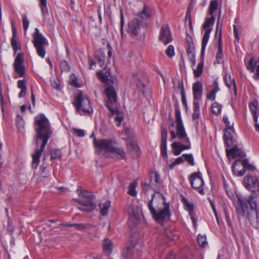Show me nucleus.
<instances>
[{"instance_id":"1","label":"nucleus","mask_w":259,"mask_h":259,"mask_svg":"<svg viewBox=\"0 0 259 259\" xmlns=\"http://www.w3.org/2000/svg\"><path fill=\"white\" fill-rule=\"evenodd\" d=\"M33 128L36 134L34 137V140L37 147L38 146L39 140L42 141L40 148H36L34 153L32 155V166L36 169L40 162L42 153L49 140L52 136L53 130L49 119L44 113H39L35 116Z\"/></svg>"},{"instance_id":"2","label":"nucleus","mask_w":259,"mask_h":259,"mask_svg":"<svg viewBox=\"0 0 259 259\" xmlns=\"http://www.w3.org/2000/svg\"><path fill=\"white\" fill-rule=\"evenodd\" d=\"M151 197L147 204L148 209L156 222L163 223L166 218L171 216L169 204L166 203L165 197L160 193H158L157 196L152 194Z\"/></svg>"},{"instance_id":"3","label":"nucleus","mask_w":259,"mask_h":259,"mask_svg":"<svg viewBox=\"0 0 259 259\" xmlns=\"http://www.w3.org/2000/svg\"><path fill=\"white\" fill-rule=\"evenodd\" d=\"M98 77L108 86L105 89L104 92L107 98L106 101V106L111 112V115L115 113L118 114V110L113 108V105L117 102V95L116 91L113 84L117 83V79L110 74L109 70L106 71L105 73L102 71L97 72Z\"/></svg>"},{"instance_id":"4","label":"nucleus","mask_w":259,"mask_h":259,"mask_svg":"<svg viewBox=\"0 0 259 259\" xmlns=\"http://www.w3.org/2000/svg\"><path fill=\"white\" fill-rule=\"evenodd\" d=\"M237 209L239 213L246 217L253 227L259 229V212L257 209H248L246 201L241 197H238Z\"/></svg>"},{"instance_id":"5","label":"nucleus","mask_w":259,"mask_h":259,"mask_svg":"<svg viewBox=\"0 0 259 259\" xmlns=\"http://www.w3.org/2000/svg\"><path fill=\"white\" fill-rule=\"evenodd\" d=\"M129 241L131 246L126 247L122 251V259H133L134 254L136 251L143 249L144 244L142 236L139 232H135L131 234Z\"/></svg>"},{"instance_id":"6","label":"nucleus","mask_w":259,"mask_h":259,"mask_svg":"<svg viewBox=\"0 0 259 259\" xmlns=\"http://www.w3.org/2000/svg\"><path fill=\"white\" fill-rule=\"evenodd\" d=\"M76 112L80 115L90 114L93 112L90 98L86 95L79 94L74 99L72 103Z\"/></svg>"},{"instance_id":"7","label":"nucleus","mask_w":259,"mask_h":259,"mask_svg":"<svg viewBox=\"0 0 259 259\" xmlns=\"http://www.w3.org/2000/svg\"><path fill=\"white\" fill-rule=\"evenodd\" d=\"M232 168L234 174L239 177L245 174L246 169L253 171L255 169L254 166L248 163L247 159H236L233 163Z\"/></svg>"},{"instance_id":"8","label":"nucleus","mask_w":259,"mask_h":259,"mask_svg":"<svg viewBox=\"0 0 259 259\" xmlns=\"http://www.w3.org/2000/svg\"><path fill=\"white\" fill-rule=\"evenodd\" d=\"M189 181L191 186L193 189L197 190L200 194H204L203 188L204 182L200 171L192 173L190 176Z\"/></svg>"},{"instance_id":"9","label":"nucleus","mask_w":259,"mask_h":259,"mask_svg":"<svg viewBox=\"0 0 259 259\" xmlns=\"http://www.w3.org/2000/svg\"><path fill=\"white\" fill-rule=\"evenodd\" d=\"M116 143L111 139H95L93 140V145L96 150L100 151L103 150L106 152L110 153L114 145Z\"/></svg>"},{"instance_id":"10","label":"nucleus","mask_w":259,"mask_h":259,"mask_svg":"<svg viewBox=\"0 0 259 259\" xmlns=\"http://www.w3.org/2000/svg\"><path fill=\"white\" fill-rule=\"evenodd\" d=\"M95 199V196L92 195V196L84 200H78V203L82 205L79 209L85 212H90L94 210L96 207V204L94 201Z\"/></svg>"},{"instance_id":"11","label":"nucleus","mask_w":259,"mask_h":259,"mask_svg":"<svg viewBox=\"0 0 259 259\" xmlns=\"http://www.w3.org/2000/svg\"><path fill=\"white\" fill-rule=\"evenodd\" d=\"M23 63V54L21 53H19L14 60L13 66L16 72L21 77L25 75V66Z\"/></svg>"},{"instance_id":"12","label":"nucleus","mask_w":259,"mask_h":259,"mask_svg":"<svg viewBox=\"0 0 259 259\" xmlns=\"http://www.w3.org/2000/svg\"><path fill=\"white\" fill-rule=\"evenodd\" d=\"M149 179L151 189L158 195V193H159L158 191L161 185L159 174L155 170L151 171L149 174Z\"/></svg>"},{"instance_id":"13","label":"nucleus","mask_w":259,"mask_h":259,"mask_svg":"<svg viewBox=\"0 0 259 259\" xmlns=\"http://www.w3.org/2000/svg\"><path fill=\"white\" fill-rule=\"evenodd\" d=\"M192 91L193 95V103L201 100L203 94V85L202 83L197 81L193 84Z\"/></svg>"},{"instance_id":"14","label":"nucleus","mask_w":259,"mask_h":259,"mask_svg":"<svg viewBox=\"0 0 259 259\" xmlns=\"http://www.w3.org/2000/svg\"><path fill=\"white\" fill-rule=\"evenodd\" d=\"M133 79L140 90H144L148 82V77L142 73L134 74Z\"/></svg>"},{"instance_id":"15","label":"nucleus","mask_w":259,"mask_h":259,"mask_svg":"<svg viewBox=\"0 0 259 259\" xmlns=\"http://www.w3.org/2000/svg\"><path fill=\"white\" fill-rule=\"evenodd\" d=\"M226 152L227 156L231 155L233 158L239 157L238 159L244 160L246 156L245 152L237 146L232 149H227Z\"/></svg>"},{"instance_id":"16","label":"nucleus","mask_w":259,"mask_h":259,"mask_svg":"<svg viewBox=\"0 0 259 259\" xmlns=\"http://www.w3.org/2000/svg\"><path fill=\"white\" fill-rule=\"evenodd\" d=\"M167 132L166 129H162L161 133L160 150L163 158L167 157Z\"/></svg>"},{"instance_id":"17","label":"nucleus","mask_w":259,"mask_h":259,"mask_svg":"<svg viewBox=\"0 0 259 259\" xmlns=\"http://www.w3.org/2000/svg\"><path fill=\"white\" fill-rule=\"evenodd\" d=\"M247 68L250 69L251 72L255 71L253 78L255 80L259 79V58L255 62L253 61V58H251L248 63Z\"/></svg>"},{"instance_id":"18","label":"nucleus","mask_w":259,"mask_h":259,"mask_svg":"<svg viewBox=\"0 0 259 259\" xmlns=\"http://www.w3.org/2000/svg\"><path fill=\"white\" fill-rule=\"evenodd\" d=\"M212 87H213L211 91H210V92L206 95V99L208 100L213 101L215 99L216 94L217 92H218L220 90L219 85L218 78H215L213 80Z\"/></svg>"},{"instance_id":"19","label":"nucleus","mask_w":259,"mask_h":259,"mask_svg":"<svg viewBox=\"0 0 259 259\" xmlns=\"http://www.w3.org/2000/svg\"><path fill=\"white\" fill-rule=\"evenodd\" d=\"M33 42L34 47H45L49 45L47 39L41 33H34Z\"/></svg>"},{"instance_id":"20","label":"nucleus","mask_w":259,"mask_h":259,"mask_svg":"<svg viewBox=\"0 0 259 259\" xmlns=\"http://www.w3.org/2000/svg\"><path fill=\"white\" fill-rule=\"evenodd\" d=\"M171 146L172 148L173 153L176 156L180 155L183 150L191 148L190 142L186 145L174 142L171 144Z\"/></svg>"},{"instance_id":"21","label":"nucleus","mask_w":259,"mask_h":259,"mask_svg":"<svg viewBox=\"0 0 259 259\" xmlns=\"http://www.w3.org/2000/svg\"><path fill=\"white\" fill-rule=\"evenodd\" d=\"M177 135L179 139H185L186 143L190 142L189 138L187 137L184 124L176 125Z\"/></svg>"},{"instance_id":"22","label":"nucleus","mask_w":259,"mask_h":259,"mask_svg":"<svg viewBox=\"0 0 259 259\" xmlns=\"http://www.w3.org/2000/svg\"><path fill=\"white\" fill-rule=\"evenodd\" d=\"M224 80L226 86L231 89V87L233 86V91L234 95H237V87L234 78H232L230 74L226 73L225 75Z\"/></svg>"},{"instance_id":"23","label":"nucleus","mask_w":259,"mask_h":259,"mask_svg":"<svg viewBox=\"0 0 259 259\" xmlns=\"http://www.w3.org/2000/svg\"><path fill=\"white\" fill-rule=\"evenodd\" d=\"M103 249L105 254L109 255L113 250V243L110 239H105L102 243Z\"/></svg>"},{"instance_id":"24","label":"nucleus","mask_w":259,"mask_h":259,"mask_svg":"<svg viewBox=\"0 0 259 259\" xmlns=\"http://www.w3.org/2000/svg\"><path fill=\"white\" fill-rule=\"evenodd\" d=\"M215 21L214 16H211L210 18H206L203 24V29L205 30V32H211L212 31V27Z\"/></svg>"},{"instance_id":"25","label":"nucleus","mask_w":259,"mask_h":259,"mask_svg":"<svg viewBox=\"0 0 259 259\" xmlns=\"http://www.w3.org/2000/svg\"><path fill=\"white\" fill-rule=\"evenodd\" d=\"M249 108L252 114L253 120L256 122L259 116V108L257 103L256 102H251L249 104Z\"/></svg>"},{"instance_id":"26","label":"nucleus","mask_w":259,"mask_h":259,"mask_svg":"<svg viewBox=\"0 0 259 259\" xmlns=\"http://www.w3.org/2000/svg\"><path fill=\"white\" fill-rule=\"evenodd\" d=\"M185 42L187 46V54L190 53H194L195 46L193 42V38L188 33H187L186 36Z\"/></svg>"},{"instance_id":"27","label":"nucleus","mask_w":259,"mask_h":259,"mask_svg":"<svg viewBox=\"0 0 259 259\" xmlns=\"http://www.w3.org/2000/svg\"><path fill=\"white\" fill-rule=\"evenodd\" d=\"M95 57L96 61L101 67L105 65V55L104 53L101 50H97L95 52Z\"/></svg>"},{"instance_id":"28","label":"nucleus","mask_w":259,"mask_h":259,"mask_svg":"<svg viewBox=\"0 0 259 259\" xmlns=\"http://www.w3.org/2000/svg\"><path fill=\"white\" fill-rule=\"evenodd\" d=\"M224 131L223 138L225 143L227 147H230L233 145L232 136L231 135V133L233 132L227 128H225Z\"/></svg>"},{"instance_id":"29","label":"nucleus","mask_w":259,"mask_h":259,"mask_svg":"<svg viewBox=\"0 0 259 259\" xmlns=\"http://www.w3.org/2000/svg\"><path fill=\"white\" fill-rule=\"evenodd\" d=\"M46 158L44 156L42 161V164L40 167V181L41 180V178H47L51 175L50 171L47 168V164H45V160Z\"/></svg>"},{"instance_id":"30","label":"nucleus","mask_w":259,"mask_h":259,"mask_svg":"<svg viewBox=\"0 0 259 259\" xmlns=\"http://www.w3.org/2000/svg\"><path fill=\"white\" fill-rule=\"evenodd\" d=\"M110 153L116 154L119 159H124L126 157L124 150L122 148L115 146V145H114Z\"/></svg>"},{"instance_id":"31","label":"nucleus","mask_w":259,"mask_h":259,"mask_svg":"<svg viewBox=\"0 0 259 259\" xmlns=\"http://www.w3.org/2000/svg\"><path fill=\"white\" fill-rule=\"evenodd\" d=\"M257 195L256 193H252L250 195L247 201L248 203L250 205V208H248V209H257Z\"/></svg>"},{"instance_id":"32","label":"nucleus","mask_w":259,"mask_h":259,"mask_svg":"<svg viewBox=\"0 0 259 259\" xmlns=\"http://www.w3.org/2000/svg\"><path fill=\"white\" fill-rule=\"evenodd\" d=\"M204 56L202 57H201L200 62L198 64L197 68L195 69H193V74L195 77H200L203 71V67H204Z\"/></svg>"},{"instance_id":"33","label":"nucleus","mask_w":259,"mask_h":259,"mask_svg":"<svg viewBox=\"0 0 259 259\" xmlns=\"http://www.w3.org/2000/svg\"><path fill=\"white\" fill-rule=\"evenodd\" d=\"M19 37L17 33H13V36L11 39V44L15 53L21 49V46L18 42Z\"/></svg>"},{"instance_id":"34","label":"nucleus","mask_w":259,"mask_h":259,"mask_svg":"<svg viewBox=\"0 0 259 259\" xmlns=\"http://www.w3.org/2000/svg\"><path fill=\"white\" fill-rule=\"evenodd\" d=\"M17 87L21 90L20 92L18 94V97L19 98H24L26 95L27 89L25 80L24 79L19 80L17 82Z\"/></svg>"},{"instance_id":"35","label":"nucleus","mask_w":259,"mask_h":259,"mask_svg":"<svg viewBox=\"0 0 259 259\" xmlns=\"http://www.w3.org/2000/svg\"><path fill=\"white\" fill-rule=\"evenodd\" d=\"M128 28L132 31L131 32H136L138 31L141 27L139 20L138 19H134L128 23Z\"/></svg>"},{"instance_id":"36","label":"nucleus","mask_w":259,"mask_h":259,"mask_svg":"<svg viewBox=\"0 0 259 259\" xmlns=\"http://www.w3.org/2000/svg\"><path fill=\"white\" fill-rule=\"evenodd\" d=\"M218 33H215V36L217 37ZM219 43H218V51L216 54V60L219 63L220 60L222 58L223 52H222V33H219Z\"/></svg>"},{"instance_id":"37","label":"nucleus","mask_w":259,"mask_h":259,"mask_svg":"<svg viewBox=\"0 0 259 259\" xmlns=\"http://www.w3.org/2000/svg\"><path fill=\"white\" fill-rule=\"evenodd\" d=\"M210 33H204L201 43V57H202L204 56L205 51L207 44L208 42L209 38Z\"/></svg>"},{"instance_id":"38","label":"nucleus","mask_w":259,"mask_h":259,"mask_svg":"<svg viewBox=\"0 0 259 259\" xmlns=\"http://www.w3.org/2000/svg\"><path fill=\"white\" fill-rule=\"evenodd\" d=\"M137 16L142 19H148L151 16V13L148 10V8L146 5L144 6L142 11L138 14Z\"/></svg>"},{"instance_id":"39","label":"nucleus","mask_w":259,"mask_h":259,"mask_svg":"<svg viewBox=\"0 0 259 259\" xmlns=\"http://www.w3.org/2000/svg\"><path fill=\"white\" fill-rule=\"evenodd\" d=\"M172 39L171 33H160L159 40L165 45L169 43Z\"/></svg>"},{"instance_id":"40","label":"nucleus","mask_w":259,"mask_h":259,"mask_svg":"<svg viewBox=\"0 0 259 259\" xmlns=\"http://www.w3.org/2000/svg\"><path fill=\"white\" fill-rule=\"evenodd\" d=\"M126 146L128 148L129 146L131 147V148L134 150V152H135L136 155H139L140 154V148L138 146L137 143L134 141V140L128 141L126 143Z\"/></svg>"},{"instance_id":"41","label":"nucleus","mask_w":259,"mask_h":259,"mask_svg":"<svg viewBox=\"0 0 259 259\" xmlns=\"http://www.w3.org/2000/svg\"><path fill=\"white\" fill-rule=\"evenodd\" d=\"M255 180H258L256 177L250 176H245L243 179V184L244 187L247 189L252 184L254 183Z\"/></svg>"},{"instance_id":"42","label":"nucleus","mask_w":259,"mask_h":259,"mask_svg":"<svg viewBox=\"0 0 259 259\" xmlns=\"http://www.w3.org/2000/svg\"><path fill=\"white\" fill-rule=\"evenodd\" d=\"M200 117V107L198 102L193 103V113L192 118L193 120L197 119Z\"/></svg>"},{"instance_id":"43","label":"nucleus","mask_w":259,"mask_h":259,"mask_svg":"<svg viewBox=\"0 0 259 259\" xmlns=\"http://www.w3.org/2000/svg\"><path fill=\"white\" fill-rule=\"evenodd\" d=\"M186 25L189 27V31H193V26L191 18V9L190 7L188 8L185 15Z\"/></svg>"},{"instance_id":"44","label":"nucleus","mask_w":259,"mask_h":259,"mask_svg":"<svg viewBox=\"0 0 259 259\" xmlns=\"http://www.w3.org/2000/svg\"><path fill=\"white\" fill-rule=\"evenodd\" d=\"M222 105L217 102H214L211 105V111L215 115H219L222 111Z\"/></svg>"},{"instance_id":"45","label":"nucleus","mask_w":259,"mask_h":259,"mask_svg":"<svg viewBox=\"0 0 259 259\" xmlns=\"http://www.w3.org/2000/svg\"><path fill=\"white\" fill-rule=\"evenodd\" d=\"M197 240L199 245L202 248L205 247L207 244L205 235L198 234L197 236Z\"/></svg>"},{"instance_id":"46","label":"nucleus","mask_w":259,"mask_h":259,"mask_svg":"<svg viewBox=\"0 0 259 259\" xmlns=\"http://www.w3.org/2000/svg\"><path fill=\"white\" fill-rule=\"evenodd\" d=\"M175 111L176 125L183 124V120L181 115L180 109L178 106H176Z\"/></svg>"},{"instance_id":"47","label":"nucleus","mask_w":259,"mask_h":259,"mask_svg":"<svg viewBox=\"0 0 259 259\" xmlns=\"http://www.w3.org/2000/svg\"><path fill=\"white\" fill-rule=\"evenodd\" d=\"M62 153L58 149H55L52 150L51 153V160H59L61 158Z\"/></svg>"},{"instance_id":"48","label":"nucleus","mask_w":259,"mask_h":259,"mask_svg":"<svg viewBox=\"0 0 259 259\" xmlns=\"http://www.w3.org/2000/svg\"><path fill=\"white\" fill-rule=\"evenodd\" d=\"M218 7V3L217 1H211L210 2L208 11L210 15L213 16V14L215 10H217Z\"/></svg>"},{"instance_id":"49","label":"nucleus","mask_w":259,"mask_h":259,"mask_svg":"<svg viewBox=\"0 0 259 259\" xmlns=\"http://www.w3.org/2000/svg\"><path fill=\"white\" fill-rule=\"evenodd\" d=\"M39 6L41 9L42 15L46 16L48 14V10L47 6V0H39Z\"/></svg>"},{"instance_id":"50","label":"nucleus","mask_w":259,"mask_h":259,"mask_svg":"<svg viewBox=\"0 0 259 259\" xmlns=\"http://www.w3.org/2000/svg\"><path fill=\"white\" fill-rule=\"evenodd\" d=\"M110 207V201H107L104 203L103 207H101L100 213L102 215L105 216L108 214V211Z\"/></svg>"},{"instance_id":"51","label":"nucleus","mask_w":259,"mask_h":259,"mask_svg":"<svg viewBox=\"0 0 259 259\" xmlns=\"http://www.w3.org/2000/svg\"><path fill=\"white\" fill-rule=\"evenodd\" d=\"M223 120L226 126L225 128L229 129L230 131L234 132V129L233 127L234 123H233L232 124H230V122L229 121V118L227 115L223 116Z\"/></svg>"},{"instance_id":"52","label":"nucleus","mask_w":259,"mask_h":259,"mask_svg":"<svg viewBox=\"0 0 259 259\" xmlns=\"http://www.w3.org/2000/svg\"><path fill=\"white\" fill-rule=\"evenodd\" d=\"M60 69L62 72H69L70 66L68 62L66 60H62L60 64Z\"/></svg>"},{"instance_id":"53","label":"nucleus","mask_w":259,"mask_h":259,"mask_svg":"<svg viewBox=\"0 0 259 259\" xmlns=\"http://www.w3.org/2000/svg\"><path fill=\"white\" fill-rule=\"evenodd\" d=\"M136 184L135 183H131L128 188V194L132 196H135L137 194L136 191Z\"/></svg>"},{"instance_id":"54","label":"nucleus","mask_w":259,"mask_h":259,"mask_svg":"<svg viewBox=\"0 0 259 259\" xmlns=\"http://www.w3.org/2000/svg\"><path fill=\"white\" fill-rule=\"evenodd\" d=\"M184 203L185 206L186 207V209L189 212V213L193 212L194 207V205L192 203L189 202L186 198H184Z\"/></svg>"},{"instance_id":"55","label":"nucleus","mask_w":259,"mask_h":259,"mask_svg":"<svg viewBox=\"0 0 259 259\" xmlns=\"http://www.w3.org/2000/svg\"><path fill=\"white\" fill-rule=\"evenodd\" d=\"M182 156L184 157L185 160L191 165L194 166L195 165L194 158L192 154H184Z\"/></svg>"},{"instance_id":"56","label":"nucleus","mask_w":259,"mask_h":259,"mask_svg":"<svg viewBox=\"0 0 259 259\" xmlns=\"http://www.w3.org/2000/svg\"><path fill=\"white\" fill-rule=\"evenodd\" d=\"M249 191L253 192V193H256V191L259 190V181L255 180L254 183L252 185L247 189Z\"/></svg>"},{"instance_id":"57","label":"nucleus","mask_w":259,"mask_h":259,"mask_svg":"<svg viewBox=\"0 0 259 259\" xmlns=\"http://www.w3.org/2000/svg\"><path fill=\"white\" fill-rule=\"evenodd\" d=\"M165 235L170 240H176L178 238V236L174 234L170 229L165 230Z\"/></svg>"},{"instance_id":"58","label":"nucleus","mask_w":259,"mask_h":259,"mask_svg":"<svg viewBox=\"0 0 259 259\" xmlns=\"http://www.w3.org/2000/svg\"><path fill=\"white\" fill-rule=\"evenodd\" d=\"M36 50L38 55L42 58H44L46 55V52L45 50V47H34Z\"/></svg>"},{"instance_id":"59","label":"nucleus","mask_w":259,"mask_h":259,"mask_svg":"<svg viewBox=\"0 0 259 259\" xmlns=\"http://www.w3.org/2000/svg\"><path fill=\"white\" fill-rule=\"evenodd\" d=\"M76 192L78 193V194L79 196L82 197L85 199L90 198L91 196H92V195L90 194L88 192L83 191V190L79 189H77Z\"/></svg>"},{"instance_id":"60","label":"nucleus","mask_w":259,"mask_h":259,"mask_svg":"<svg viewBox=\"0 0 259 259\" xmlns=\"http://www.w3.org/2000/svg\"><path fill=\"white\" fill-rule=\"evenodd\" d=\"M165 53L168 57H172L175 55V50L174 46L172 45H169L167 49L165 51Z\"/></svg>"},{"instance_id":"61","label":"nucleus","mask_w":259,"mask_h":259,"mask_svg":"<svg viewBox=\"0 0 259 259\" xmlns=\"http://www.w3.org/2000/svg\"><path fill=\"white\" fill-rule=\"evenodd\" d=\"M22 24L24 31H26L29 27V21L25 15L22 16Z\"/></svg>"},{"instance_id":"62","label":"nucleus","mask_w":259,"mask_h":259,"mask_svg":"<svg viewBox=\"0 0 259 259\" xmlns=\"http://www.w3.org/2000/svg\"><path fill=\"white\" fill-rule=\"evenodd\" d=\"M73 227H74L76 230H82L84 229L88 228L89 227V225L82 223L73 224Z\"/></svg>"},{"instance_id":"63","label":"nucleus","mask_w":259,"mask_h":259,"mask_svg":"<svg viewBox=\"0 0 259 259\" xmlns=\"http://www.w3.org/2000/svg\"><path fill=\"white\" fill-rule=\"evenodd\" d=\"M73 132L74 135L78 137H83L85 136V132L83 130L73 128Z\"/></svg>"},{"instance_id":"64","label":"nucleus","mask_w":259,"mask_h":259,"mask_svg":"<svg viewBox=\"0 0 259 259\" xmlns=\"http://www.w3.org/2000/svg\"><path fill=\"white\" fill-rule=\"evenodd\" d=\"M125 135L129 139L128 141L133 140L134 138V132L130 128H127L125 130Z\"/></svg>"}]
</instances>
